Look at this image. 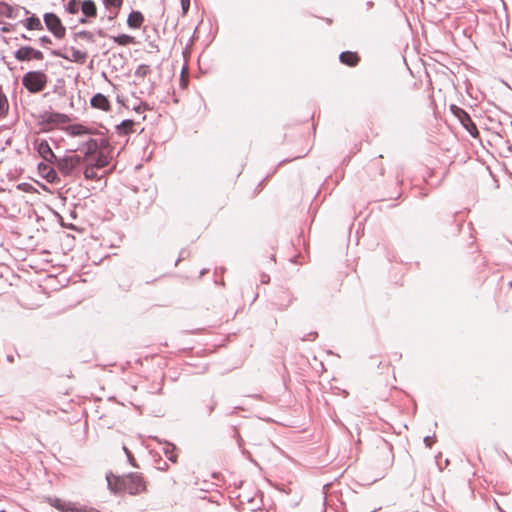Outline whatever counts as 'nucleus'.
I'll return each instance as SVG.
<instances>
[{
    "label": "nucleus",
    "mask_w": 512,
    "mask_h": 512,
    "mask_svg": "<svg viewBox=\"0 0 512 512\" xmlns=\"http://www.w3.org/2000/svg\"><path fill=\"white\" fill-rule=\"evenodd\" d=\"M31 46H22L14 53V57L19 62H26L32 60Z\"/></svg>",
    "instance_id": "nucleus-18"
},
{
    "label": "nucleus",
    "mask_w": 512,
    "mask_h": 512,
    "mask_svg": "<svg viewBox=\"0 0 512 512\" xmlns=\"http://www.w3.org/2000/svg\"><path fill=\"white\" fill-rule=\"evenodd\" d=\"M144 22V16L140 11L133 10L127 18V25L132 29H138Z\"/></svg>",
    "instance_id": "nucleus-13"
},
{
    "label": "nucleus",
    "mask_w": 512,
    "mask_h": 512,
    "mask_svg": "<svg viewBox=\"0 0 512 512\" xmlns=\"http://www.w3.org/2000/svg\"><path fill=\"white\" fill-rule=\"evenodd\" d=\"M9 109L7 97L0 92V115H6Z\"/></svg>",
    "instance_id": "nucleus-26"
},
{
    "label": "nucleus",
    "mask_w": 512,
    "mask_h": 512,
    "mask_svg": "<svg viewBox=\"0 0 512 512\" xmlns=\"http://www.w3.org/2000/svg\"><path fill=\"white\" fill-rule=\"evenodd\" d=\"M7 360H8L9 362H13V357H12L11 355H8V356H7Z\"/></svg>",
    "instance_id": "nucleus-40"
},
{
    "label": "nucleus",
    "mask_w": 512,
    "mask_h": 512,
    "mask_svg": "<svg viewBox=\"0 0 512 512\" xmlns=\"http://www.w3.org/2000/svg\"><path fill=\"white\" fill-rule=\"evenodd\" d=\"M90 104L93 108L100 109L103 111H109L110 110V103L108 98L103 95L102 93L95 94L91 100Z\"/></svg>",
    "instance_id": "nucleus-11"
},
{
    "label": "nucleus",
    "mask_w": 512,
    "mask_h": 512,
    "mask_svg": "<svg viewBox=\"0 0 512 512\" xmlns=\"http://www.w3.org/2000/svg\"><path fill=\"white\" fill-rule=\"evenodd\" d=\"M35 147L39 155L48 163H52L57 160V156L52 151L49 143L42 139L35 142Z\"/></svg>",
    "instance_id": "nucleus-7"
},
{
    "label": "nucleus",
    "mask_w": 512,
    "mask_h": 512,
    "mask_svg": "<svg viewBox=\"0 0 512 512\" xmlns=\"http://www.w3.org/2000/svg\"><path fill=\"white\" fill-rule=\"evenodd\" d=\"M79 22L82 23V24L86 23L87 22L86 17L80 18Z\"/></svg>",
    "instance_id": "nucleus-38"
},
{
    "label": "nucleus",
    "mask_w": 512,
    "mask_h": 512,
    "mask_svg": "<svg viewBox=\"0 0 512 512\" xmlns=\"http://www.w3.org/2000/svg\"><path fill=\"white\" fill-rule=\"evenodd\" d=\"M75 38H82V39H86L90 42H94V36L89 31H79V32L75 33Z\"/></svg>",
    "instance_id": "nucleus-28"
},
{
    "label": "nucleus",
    "mask_w": 512,
    "mask_h": 512,
    "mask_svg": "<svg viewBox=\"0 0 512 512\" xmlns=\"http://www.w3.org/2000/svg\"><path fill=\"white\" fill-rule=\"evenodd\" d=\"M21 10L24 12V15H28L30 13L29 10H27L26 8H23V7L15 8L6 2H0V14L6 16L8 18H11V19L18 18L20 16Z\"/></svg>",
    "instance_id": "nucleus-10"
},
{
    "label": "nucleus",
    "mask_w": 512,
    "mask_h": 512,
    "mask_svg": "<svg viewBox=\"0 0 512 512\" xmlns=\"http://www.w3.org/2000/svg\"><path fill=\"white\" fill-rule=\"evenodd\" d=\"M54 56L63 58L65 60L83 64L87 58V53L71 47L67 53H62L60 50H53L51 52Z\"/></svg>",
    "instance_id": "nucleus-6"
},
{
    "label": "nucleus",
    "mask_w": 512,
    "mask_h": 512,
    "mask_svg": "<svg viewBox=\"0 0 512 512\" xmlns=\"http://www.w3.org/2000/svg\"><path fill=\"white\" fill-rule=\"evenodd\" d=\"M80 8L85 17H96L97 15L96 4L93 0H84Z\"/></svg>",
    "instance_id": "nucleus-17"
},
{
    "label": "nucleus",
    "mask_w": 512,
    "mask_h": 512,
    "mask_svg": "<svg viewBox=\"0 0 512 512\" xmlns=\"http://www.w3.org/2000/svg\"><path fill=\"white\" fill-rule=\"evenodd\" d=\"M66 131L71 136H82L87 134H93L94 132L82 124H72L67 126Z\"/></svg>",
    "instance_id": "nucleus-15"
},
{
    "label": "nucleus",
    "mask_w": 512,
    "mask_h": 512,
    "mask_svg": "<svg viewBox=\"0 0 512 512\" xmlns=\"http://www.w3.org/2000/svg\"><path fill=\"white\" fill-rule=\"evenodd\" d=\"M50 164L51 163H48V162L39 163L38 167H37L38 172L44 179H46L47 182L58 183L60 181L59 176H58L56 170L53 167H51Z\"/></svg>",
    "instance_id": "nucleus-8"
},
{
    "label": "nucleus",
    "mask_w": 512,
    "mask_h": 512,
    "mask_svg": "<svg viewBox=\"0 0 512 512\" xmlns=\"http://www.w3.org/2000/svg\"><path fill=\"white\" fill-rule=\"evenodd\" d=\"M498 509H499L500 512H504L500 507H498Z\"/></svg>",
    "instance_id": "nucleus-42"
},
{
    "label": "nucleus",
    "mask_w": 512,
    "mask_h": 512,
    "mask_svg": "<svg viewBox=\"0 0 512 512\" xmlns=\"http://www.w3.org/2000/svg\"><path fill=\"white\" fill-rule=\"evenodd\" d=\"M316 335H317V333H316V332H313V333H310V334H309V337H312V336H313V337H315Z\"/></svg>",
    "instance_id": "nucleus-41"
},
{
    "label": "nucleus",
    "mask_w": 512,
    "mask_h": 512,
    "mask_svg": "<svg viewBox=\"0 0 512 512\" xmlns=\"http://www.w3.org/2000/svg\"><path fill=\"white\" fill-rule=\"evenodd\" d=\"M366 6H367V9L372 8V7H373V2H372V1H368V2L366 3Z\"/></svg>",
    "instance_id": "nucleus-37"
},
{
    "label": "nucleus",
    "mask_w": 512,
    "mask_h": 512,
    "mask_svg": "<svg viewBox=\"0 0 512 512\" xmlns=\"http://www.w3.org/2000/svg\"><path fill=\"white\" fill-rule=\"evenodd\" d=\"M339 60L342 64L354 67L358 64L360 58L356 52L344 51L340 54Z\"/></svg>",
    "instance_id": "nucleus-14"
},
{
    "label": "nucleus",
    "mask_w": 512,
    "mask_h": 512,
    "mask_svg": "<svg viewBox=\"0 0 512 512\" xmlns=\"http://www.w3.org/2000/svg\"><path fill=\"white\" fill-rule=\"evenodd\" d=\"M83 158L78 155L57 157V160L53 162L59 171L65 175H72L74 169L83 162Z\"/></svg>",
    "instance_id": "nucleus-3"
},
{
    "label": "nucleus",
    "mask_w": 512,
    "mask_h": 512,
    "mask_svg": "<svg viewBox=\"0 0 512 512\" xmlns=\"http://www.w3.org/2000/svg\"><path fill=\"white\" fill-rule=\"evenodd\" d=\"M45 121L47 123H65L68 121V117L62 113H50Z\"/></svg>",
    "instance_id": "nucleus-21"
},
{
    "label": "nucleus",
    "mask_w": 512,
    "mask_h": 512,
    "mask_svg": "<svg viewBox=\"0 0 512 512\" xmlns=\"http://www.w3.org/2000/svg\"><path fill=\"white\" fill-rule=\"evenodd\" d=\"M82 146L85 148V158H89L94 156L100 147H108L109 143L106 139H101L100 142H98V140L90 138L88 141L84 142Z\"/></svg>",
    "instance_id": "nucleus-9"
},
{
    "label": "nucleus",
    "mask_w": 512,
    "mask_h": 512,
    "mask_svg": "<svg viewBox=\"0 0 512 512\" xmlns=\"http://www.w3.org/2000/svg\"><path fill=\"white\" fill-rule=\"evenodd\" d=\"M123 449H124L125 453L127 454L128 458H129V460H130V462L132 463V460H131V459H132L131 453L128 451V449H127L126 447H123Z\"/></svg>",
    "instance_id": "nucleus-36"
},
{
    "label": "nucleus",
    "mask_w": 512,
    "mask_h": 512,
    "mask_svg": "<svg viewBox=\"0 0 512 512\" xmlns=\"http://www.w3.org/2000/svg\"><path fill=\"white\" fill-rule=\"evenodd\" d=\"M78 0H70L66 5V11L70 14H77L79 12Z\"/></svg>",
    "instance_id": "nucleus-25"
},
{
    "label": "nucleus",
    "mask_w": 512,
    "mask_h": 512,
    "mask_svg": "<svg viewBox=\"0 0 512 512\" xmlns=\"http://www.w3.org/2000/svg\"><path fill=\"white\" fill-rule=\"evenodd\" d=\"M21 38L24 40H30V38L26 34H22Z\"/></svg>",
    "instance_id": "nucleus-39"
},
{
    "label": "nucleus",
    "mask_w": 512,
    "mask_h": 512,
    "mask_svg": "<svg viewBox=\"0 0 512 512\" xmlns=\"http://www.w3.org/2000/svg\"><path fill=\"white\" fill-rule=\"evenodd\" d=\"M93 164L97 168H104L109 164V159L103 153H99Z\"/></svg>",
    "instance_id": "nucleus-24"
},
{
    "label": "nucleus",
    "mask_w": 512,
    "mask_h": 512,
    "mask_svg": "<svg viewBox=\"0 0 512 512\" xmlns=\"http://www.w3.org/2000/svg\"><path fill=\"white\" fill-rule=\"evenodd\" d=\"M31 53H32V60H43L44 55L40 50H36L33 47H31Z\"/></svg>",
    "instance_id": "nucleus-30"
},
{
    "label": "nucleus",
    "mask_w": 512,
    "mask_h": 512,
    "mask_svg": "<svg viewBox=\"0 0 512 512\" xmlns=\"http://www.w3.org/2000/svg\"><path fill=\"white\" fill-rule=\"evenodd\" d=\"M269 276L268 275H262L261 282L262 283H268L269 282Z\"/></svg>",
    "instance_id": "nucleus-35"
},
{
    "label": "nucleus",
    "mask_w": 512,
    "mask_h": 512,
    "mask_svg": "<svg viewBox=\"0 0 512 512\" xmlns=\"http://www.w3.org/2000/svg\"><path fill=\"white\" fill-rule=\"evenodd\" d=\"M151 73V68L149 65L141 64L137 67L134 72V76L139 79H144L147 75Z\"/></svg>",
    "instance_id": "nucleus-22"
},
{
    "label": "nucleus",
    "mask_w": 512,
    "mask_h": 512,
    "mask_svg": "<svg viewBox=\"0 0 512 512\" xmlns=\"http://www.w3.org/2000/svg\"><path fill=\"white\" fill-rule=\"evenodd\" d=\"M42 46H47L52 43L51 39L48 36H42L39 39Z\"/></svg>",
    "instance_id": "nucleus-32"
},
{
    "label": "nucleus",
    "mask_w": 512,
    "mask_h": 512,
    "mask_svg": "<svg viewBox=\"0 0 512 512\" xmlns=\"http://www.w3.org/2000/svg\"><path fill=\"white\" fill-rule=\"evenodd\" d=\"M123 0H103V4L107 9L115 8L116 10L121 7Z\"/></svg>",
    "instance_id": "nucleus-27"
},
{
    "label": "nucleus",
    "mask_w": 512,
    "mask_h": 512,
    "mask_svg": "<svg viewBox=\"0 0 512 512\" xmlns=\"http://www.w3.org/2000/svg\"><path fill=\"white\" fill-rule=\"evenodd\" d=\"M424 443L428 448H431L432 444L434 443V438L431 436H426L424 438Z\"/></svg>",
    "instance_id": "nucleus-33"
},
{
    "label": "nucleus",
    "mask_w": 512,
    "mask_h": 512,
    "mask_svg": "<svg viewBox=\"0 0 512 512\" xmlns=\"http://www.w3.org/2000/svg\"><path fill=\"white\" fill-rule=\"evenodd\" d=\"M48 84V76L42 70L28 71L22 77V85L31 94L42 92Z\"/></svg>",
    "instance_id": "nucleus-2"
},
{
    "label": "nucleus",
    "mask_w": 512,
    "mask_h": 512,
    "mask_svg": "<svg viewBox=\"0 0 512 512\" xmlns=\"http://www.w3.org/2000/svg\"><path fill=\"white\" fill-rule=\"evenodd\" d=\"M43 19L47 29L53 33L55 37L61 39L65 36L66 29L55 13H45Z\"/></svg>",
    "instance_id": "nucleus-4"
},
{
    "label": "nucleus",
    "mask_w": 512,
    "mask_h": 512,
    "mask_svg": "<svg viewBox=\"0 0 512 512\" xmlns=\"http://www.w3.org/2000/svg\"><path fill=\"white\" fill-rule=\"evenodd\" d=\"M115 43L121 46H126L129 44H133L135 42V38L133 36L127 34H120L117 36L110 37Z\"/></svg>",
    "instance_id": "nucleus-20"
},
{
    "label": "nucleus",
    "mask_w": 512,
    "mask_h": 512,
    "mask_svg": "<svg viewBox=\"0 0 512 512\" xmlns=\"http://www.w3.org/2000/svg\"><path fill=\"white\" fill-rule=\"evenodd\" d=\"M181 6H182V10H183V13H187L189 7H190V0H181Z\"/></svg>",
    "instance_id": "nucleus-31"
},
{
    "label": "nucleus",
    "mask_w": 512,
    "mask_h": 512,
    "mask_svg": "<svg viewBox=\"0 0 512 512\" xmlns=\"http://www.w3.org/2000/svg\"><path fill=\"white\" fill-rule=\"evenodd\" d=\"M19 23L26 27L28 30H43L41 20L34 14L24 20H21Z\"/></svg>",
    "instance_id": "nucleus-16"
},
{
    "label": "nucleus",
    "mask_w": 512,
    "mask_h": 512,
    "mask_svg": "<svg viewBox=\"0 0 512 512\" xmlns=\"http://www.w3.org/2000/svg\"><path fill=\"white\" fill-rule=\"evenodd\" d=\"M14 27H15V25L8 24V25L3 26L1 30L3 32H5V33H9V32H12L14 30Z\"/></svg>",
    "instance_id": "nucleus-34"
},
{
    "label": "nucleus",
    "mask_w": 512,
    "mask_h": 512,
    "mask_svg": "<svg viewBox=\"0 0 512 512\" xmlns=\"http://www.w3.org/2000/svg\"><path fill=\"white\" fill-rule=\"evenodd\" d=\"M451 109L454 111L455 115L459 118L462 125L471 134V136H473L474 138L477 137L479 135V131L475 123L472 121L470 115L465 110L455 105H452Z\"/></svg>",
    "instance_id": "nucleus-5"
},
{
    "label": "nucleus",
    "mask_w": 512,
    "mask_h": 512,
    "mask_svg": "<svg viewBox=\"0 0 512 512\" xmlns=\"http://www.w3.org/2000/svg\"><path fill=\"white\" fill-rule=\"evenodd\" d=\"M108 488L112 492H128L131 495L139 494L145 491L143 478L136 473H130L125 477H118L109 473L106 475Z\"/></svg>",
    "instance_id": "nucleus-1"
},
{
    "label": "nucleus",
    "mask_w": 512,
    "mask_h": 512,
    "mask_svg": "<svg viewBox=\"0 0 512 512\" xmlns=\"http://www.w3.org/2000/svg\"><path fill=\"white\" fill-rule=\"evenodd\" d=\"M174 449L175 447L173 445H167V447L164 448L165 455L172 462H176V455L174 454Z\"/></svg>",
    "instance_id": "nucleus-29"
},
{
    "label": "nucleus",
    "mask_w": 512,
    "mask_h": 512,
    "mask_svg": "<svg viewBox=\"0 0 512 512\" xmlns=\"http://www.w3.org/2000/svg\"><path fill=\"white\" fill-rule=\"evenodd\" d=\"M96 169L97 167L94 164L87 166L84 170V177L89 180L97 179L98 175Z\"/></svg>",
    "instance_id": "nucleus-23"
},
{
    "label": "nucleus",
    "mask_w": 512,
    "mask_h": 512,
    "mask_svg": "<svg viewBox=\"0 0 512 512\" xmlns=\"http://www.w3.org/2000/svg\"><path fill=\"white\" fill-rule=\"evenodd\" d=\"M48 502L51 506L58 509L61 512H78V509L72 506L70 503H66L59 498H49Z\"/></svg>",
    "instance_id": "nucleus-12"
},
{
    "label": "nucleus",
    "mask_w": 512,
    "mask_h": 512,
    "mask_svg": "<svg viewBox=\"0 0 512 512\" xmlns=\"http://www.w3.org/2000/svg\"><path fill=\"white\" fill-rule=\"evenodd\" d=\"M135 122L130 119L123 120L119 125L116 126L117 133L119 135H128L133 131Z\"/></svg>",
    "instance_id": "nucleus-19"
}]
</instances>
